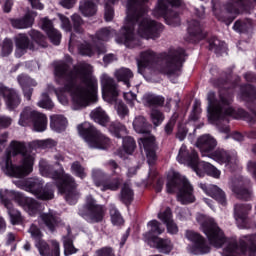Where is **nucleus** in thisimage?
<instances>
[{
    "mask_svg": "<svg viewBox=\"0 0 256 256\" xmlns=\"http://www.w3.org/2000/svg\"><path fill=\"white\" fill-rule=\"evenodd\" d=\"M210 49L212 51H215V53H223L225 52V49H227V46L225 45V42L219 41L216 37H213L210 41Z\"/></svg>",
    "mask_w": 256,
    "mask_h": 256,
    "instance_id": "obj_51",
    "label": "nucleus"
},
{
    "mask_svg": "<svg viewBox=\"0 0 256 256\" xmlns=\"http://www.w3.org/2000/svg\"><path fill=\"white\" fill-rule=\"evenodd\" d=\"M157 59V54L153 50H146L140 53V57L137 59L138 73L143 75V69L151 67Z\"/></svg>",
    "mask_w": 256,
    "mask_h": 256,
    "instance_id": "obj_25",
    "label": "nucleus"
},
{
    "mask_svg": "<svg viewBox=\"0 0 256 256\" xmlns=\"http://www.w3.org/2000/svg\"><path fill=\"white\" fill-rule=\"evenodd\" d=\"M33 123V130L37 133H43L47 129V116L45 114L37 113Z\"/></svg>",
    "mask_w": 256,
    "mask_h": 256,
    "instance_id": "obj_38",
    "label": "nucleus"
},
{
    "mask_svg": "<svg viewBox=\"0 0 256 256\" xmlns=\"http://www.w3.org/2000/svg\"><path fill=\"white\" fill-rule=\"evenodd\" d=\"M199 187L204 191V193H206V195H209V197H212V199H215L221 205H225V203H227L225 192H223V190L218 186L200 183Z\"/></svg>",
    "mask_w": 256,
    "mask_h": 256,
    "instance_id": "obj_24",
    "label": "nucleus"
},
{
    "mask_svg": "<svg viewBox=\"0 0 256 256\" xmlns=\"http://www.w3.org/2000/svg\"><path fill=\"white\" fill-rule=\"evenodd\" d=\"M72 22L74 31L76 33H83V28H81V25H83V19H81V16H79L78 14L72 15Z\"/></svg>",
    "mask_w": 256,
    "mask_h": 256,
    "instance_id": "obj_58",
    "label": "nucleus"
},
{
    "mask_svg": "<svg viewBox=\"0 0 256 256\" xmlns=\"http://www.w3.org/2000/svg\"><path fill=\"white\" fill-rule=\"evenodd\" d=\"M70 171L73 175H75V177H78L79 179H85V177H87L85 167H83L79 161H75L71 164Z\"/></svg>",
    "mask_w": 256,
    "mask_h": 256,
    "instance_id": "obj_46",
    "label": "nucleus"
},
{
    "mask_svg": "<svg viewBox=\"0 0 256 256\" xmlns=\"http://www.w3.org/2000/svg\"><path fill=\"white\" fill-rule=\"evenodd\" d=\"M172 217L173 215L171 214V209L169 208H166L164 212L158 213V219H160V221H163V223H165L168 233L175 235L178 233L179 228L177 227V224L173 222Z\"/></svg>",
    "mask_w": 256,
    "mask_h": 256,
    "instance_id": "obj_26",
    "label": "nucleus"
},
{
    "mask_svg": "<svg viewBox=\"0 0 256 256\" xmlns=\"http://www.w3.org/2000/svg\"><path fill=\"white\" fill-rule=\"evenodd\" d=\"M199 169H203L207 175L214 177V179H219V177H221V171H219V169L215 168V166L211 165L209 162H198L196 170H194L197 175H201L199 173Z\"/></svg>",
    "mask_w": 256,
    "mask_h": 256,
    "instance_id": "obj_34",
    "label": "nucleus"
},
{
    "mask_svg": "<svg viewBox=\"0 0 256 256\" xmlns=\"http://www.w3.org/2000/svg\"><path fill=\"white\" fill-rule=\"evenodd\" d=\"M36 197L41 201H51L55 197V192L51 189V185L46 184L45 187L42 186Z\"/></svg>",
    "mask_w": 256,
    "mask_h": 256,
    "instance_id": "obj_43",
    "label": "nucleus"
},
{
    "mask_svg": "<svg viewBox=\"0 0 256 256\" xmlns=\"http://www.w3.org/2000/svg\"><path fill=\"white\" fill-rule=\"evenodd\" d=\"M120 185H121V179L114 178L107 182H104V183L102 182L100 189L101 191H117Z\"/></svg>",
    "mask_w": 256,
    "mask_h": 256,
    "instance_id": "obj_47",
    "label": "nucleus"
},
{
    "mask_svg": "<svg viewBox=\"0 0 256 256\" xmlns=\"http://www.w3.org/2000/svg\"><path fill=\"white\" fill-rule=\"evenodd\" d=\"M60 21H61V28L66 31V33H69L71 31V22L69 21V18L66 16L59 14L58 15Z\"/></svg>",
    "mask_w": 256,
    "mask_h": 256,
    "instance_id": "obj_62",
    "label": "nucleus"
},
{
    "mask_svg": "<svg viewBox=\"0 0 256 256\" xmlns=\"http://www.w3.org/2000/svg\"><path fill=\"white\" fill-rule=\"evenodd\" d=\"M6 209L12 225H21V223H23V216H21V212L19 210L13 208V206Z\"/></svg>",
    "mask_w": 256,
    "mask_h": 256,
    "instance_id": "obj_49",
    "label": "nucleus"
},
{
    "mask_svg": "<svg viewBox=\"0 0 256 256\" xmlns=\"http://www.w3.org/2000/svg\"><path fill=\"white\" fill-rule=\"evenodd\" d=\"M85 213H80L88 223H100L105 217V208L97 204L93 196H88L85 204Z\"/></svg>",
    "mask_w": 256,
    "mask_h": 256,
    "instance_id": "obj_13",
    "label": "nucleus"
},
{
    "mask_svg": "<svg viewBox=\"0 0 256 256\" xmlns=\"http://www.w3.org/2000/svg\"><path fill=\"white\" fill-rule=\"evenodd\" d=\"M40 219L44 222L50 231H53L59 223V218H57V214H55V211L53 210L40 214Z\"/></svg>",
    "mask_w": 256,
    "mask_h": 256,
    "instance_id": "obj_35",
    "label": "nucleus"
},
{
    "mask_svg": "<svg viewBox=\"0 0 256 256\" xmlns=\"http://www.w3.org/2000/svg\"><path fill=\"white\" fill-rule=\"evenodd\" d=\"M181 0H159L157 7L153 11L154 17H164L168 25L176 27L181 23L179 14L170 7H179Z\"/></svg>",
    "mask_w": 256,
    "mask_h": 256,
    "instance_id": "obj_12",
    "label": "nucleus"
},
{
    "mask_svg": "<svg viewBox=\"0 0 256 256\" xmlns=\"http://www.w3.org/2000/svg\"><path fill=\"white\" fill-rule=\"evenodd\" d=\"M186 238L193 243V245L187 247L189 253H193V255H205V253L211 251V247H209L205 238L199 235V233L188 230L186 231Z\"/></svg>",
    "mask_w": 256,
    "mask_h": 256,
    "instance_id": "obj_15",
    "label": "nucleus"
},
{
    "mask_svg": "<svg viewBox=\"0 0 256 256\" xmlns=\"http://www.w3.org/2000/svg\"><path fill=\"white\" fill-rule=\"evenodd\" d=\"M42 29L47 33L53 45H59L61 43V33L53 28V23L50 20L45 18L42 21Z\"/></svg>",
    "mask_w": 256,
    "mask_h": 256,
    "instance_id": "obj_27",
    "label": "nucleus"
},
{
    "mask_svg": "<svg viewBox=\"0 0 256 256\" xmlns=\"http://www.w3.org/2000/svg\"><path fill=\"white\" fill-rule=\"evenodd\" d=\"M92 179L96 187H101L103 185V180L107 179V174L99 168L92 169Z\"/></svg>",
    "mask_w": 256,
    "mask_h": 256,
    "instance_id": "obj_50",
    "label": "nucleus"
},
{
    "mask_svg": "<svg viewBox=\"0 0 256 256\" xmlns=\"http://www.w3.org/2000/svg\"><path fill=\"white\" fill-rule=\"evenodd\" d=\"M188 33L191 37H196V39L200 40L205 37L203 35V30L201 29V24L197 20H192L188 24Z\"/></svg>",
    "mask_w": 256,
    "mask_h": 256,
    "instance_id": "obj_42",
    "label": "nucleus"
},
{
    "mask_svg": "<svg viewBox=\"0 0 256 256\" xmlns=\"http://www.w3.org/2000/svg\"><path fill=\"white\" fill-rule=\"evenodd\" d=\"M239 99H242V101H253V99H256V89L250 84L242 86Z\"/></svg>",
    "mask_w": 256,
    "mask_h": 256,
    "instance_id": "obj_40",
    "label": "nucleus"
},
{
    "mask_svg": "<svg viewBox=\"0 0 256 256\" xmlns=\"http://www.w3.org/2000/svg\"><path fill=\"white\" fill-rule=\"evenodd\" d=\"M116 111L121 119H125V117L129 115V108H127V106L123 102H119L116 105Z\"/></svg>",
    "mask_w": 256,
    "mask_h": 256,
    "instance_id": "obj_60",
    "label": "nucleus"
},
{
    "mask_svg": "<svg viewBox=\"0 0 256 256\" xmlns=\"http://www.w3.org/2000/svg\"><path fill=\"white\" fill-rule=\"evenodd\" d=\"M120 200L125 205H129L133 201V190L128 184H124L120 193Z\"/></svg>",
    "mask_w": 256,
    "mask_h": 256,
    "instance_id": "obj_45",
    "label": "nucleus"
},
{
    "mask_svg": "<svg viewBox=\"0 0 256 256\" xmlns=\"http://www.w3.org/2000/svg\"><path fill=\"white\" fill-rule=\"evenodd\" d=\"M177 161L178 163H187L194 169V171H197L199 156L194 150L188 151L187 146L182 145L178 152Z\"/></svg>",
    "mask_w": 256,
    "mask_h": 256,
    "instance_id": "obj_19",
    "label": "nucleus"
},
{
    "mask_svg": "<svg viewBox=\"0 0 256 256\" xmlns=\"http://www.w3.org/2000/svg\"><path fill=\"white\" fill-rule=\"evenodd\" d=\"M142 102L145 107H161L165 103V98L154 94L146 93L142 97Z\"/></svg>",
    "mask_w": 256,
    "mask_h": 256,
    "instance_id": "obj_36",
    "label": "nucleus"
},
{
    "mask_svg": "<svg viewBox=\"0 0 256 256\" xmlns=\"http://www.w3.org/2000/svg\"><path fill=\"white\" fill-rule=\"evenodd\" d=\"M28 233H30L32 239H35L36 242L41 241V238L43 237V234H41V230H39V228H37V226L35 225H31Z\"/></svg>",
    "mask_w": 256,
    "mask_h": 256,
    "instance_id": "obj_61",
    "label": "nucleus"
},
{
    "mask_svg": "<svg viewBox=\"0 0 256 256\" xmlns=\"http://www.w3.org/2000/svg\"><path fill=\"white\" fill-rule=\"evenodd\" d=\"M139 145L144 149L149 165H153L157 159L155 154V137L148 135L147 137L140 138Z\"/></svg>",
    "mask_w": 256,
    "mask_h": 256,
    "instance_id": "obj_21",
    "label": "nucleus"
},
{
    "mask_svg": "<svg viewBox=\"0 0 256 256\" xmlns=\"http://www.w3.org/2000/svg\"><path fill=\"white\" fill-rule=\"evenodd\" d=\"M71 232L68 230V234ZM63 244H64V254L66 256L73 255L74 253H77V249L75 246H73V239L71 236H64L63 238Z\"/></svg>",
    "mask_w": 256,
    "mask_h": 256,
    "instance_id": "obj_48",
    "label": "nucleus"
},
{
    "mask_svg": "<svg viewBox=\"0 0 256 256\" xmlns=\"http://www.w3.org/2000/svg\"><path fill=\"white\" fill-rule=\"evenodd\" d=\"M109 131L114 137H117V139H123L124 153L131 155L133 151H135V140L131 137H125V135H127V128L123 124L112 122Z\"/></svg>",
    "mask_w": 256,
    "mask_h": 256,
    "instance_id": "obj_14",
    "label": "nucleus"
},
{
    "mask_svg": "<svg viewBox=\"0 0 256 256\" xmlns=\"http://www.w3.org/2000/svg\"><path fill=\"white\" fill-rule=\"evenodd\" d=\"M251 209L250 204H236L234 206V217L240 229H247V215Z\"/></svg>",
    "mask_w": 256,
    "mask_h": 256,
    "instance_id": "obj_22",
    "label": "nucleus"
},
{
    "mask_svg": "<svg viewBox=\"0 0 256 256\" xmlns=\"http://www.w3.org/2000/svg\"><path fill=\"white\" fill-rule=\"evenodd\" d=\"M114 76L118 81L124 82L127 88L130 87L129 80L133 79V72L129 68H120L115 71Z\"/></svg>",
    "mask_w": 256,
    "mask_h": 256,
    "instance_id": "obj_39",
    "label": "nucleus"
},
{
    "mask_svg": "<svg viewBox=\"0 0 256 256\" xmlns=\"http://www.w3.org/2000/svg\"><path fill=\"white\" fill-rule=\"evenodd\" d=\"M55 76L56 79L65 81L63 89L55 90L61 105H69V98L65 92L71 95L74 111H79V109L87 107L91 101H95L99 84L97 78L93 76L92 65L80 63L69 71V66L65 62H60L55 67Z\"/></svg>",
    "mask_w": 256,
    "mask_h": 256,
    "instance_id": "obj_1",
    "label": "nucleus"
},
{
    "mask_svg": "<svg viewBox=\"0 0 256 256\" xmlns=\"http://www.w3.org/2000/svg\"><path fill=\"white\" fill-rule=\"evenodd\" d=\"M207 101L208 121L210 123H215V121H226L228 123L227 117H233L234 119L243 117L250 125L256 123V112L253 111L249 114L243 109H238V112L235 111V108H233V94L225 90H221L218 96L215 95V92H209Z\"/></svg>",
    "mask_w": 256,
    "mask_h": 256,
    "instance_id": "obj_3",
    "label": "nucleus"
},
{
    "mask_svg": "<svg viewBox=\"0 0 256 256\" xmlns=\"http://www.w3.org/2000/svg\"><path fill=\"white\" fill-rule=\"evenodd\" d=\"M80 53L81 55H86L88 57H91L94 51L90 44H84L80 47Z\"/></svg>",
    "mask_w": 256,
    "mask_h": 256,
    "instance_id": "obj_64",
    "label": "nucleus"
},
{
    "mask_svg": "<svg viewBox=\"0 0 256 256\" xmlns=\"http://www.w3.org/2000/svg\"><path fill=\"white\" fill-rule=\"evenodd\" d=\"M196 145L203 157H210L220 165H225L228 169H235V165L238 163L237 154H231L223 149L212 152L217 147V140L213 136L209 134L200 136Z\"/></svg>",
    "mask_w": 256,
    "mask_h": 256,
    "instance_id": "obj_6",
    "label": "nucleus"
},
{
    "mask_svg": "<svg viewBox=\"0 0 256 256\" xmlns=\"http://www.w3.org/2000/svg\"><path fill=\"white\" fill-rule=\"evenodd\" d=\"M78 133L90 149H107L111 145V141L89 122L78 125Z\"/></svg>",
    "mask_w": 256,
    "mask_h": 256,
    "instance_id": "obj_9",
    "label": "nucleus"
},
{
    "mask_svg": "<svg viewBox=\"0 0 256 256\" xmlns=\"http://www.w3.org/2000/svg\"><path fill=\"white\" fill-rule=\"evenodd\" d=\"M149 231L150 233H153L154 235H161L163 231H165V228L161 227V223L157 220H152L148 223Z\"/></svg>",
    "mask_w": 256,
    "mask_h": 256,
    "instance_id": "obj_57",
    "label": "nucleus"
},
{
    "mask_svg": "<svg viewBox=\"0 0 256 256\" xmlns=\"http://www.w3.org/2000/svg\"><path fill=\"white\" fill-rule=\"evenodd\" d=\"M166 191L167 193H177V200L182 203V205L194 203L195 201L193 186L185 176H181L177 172H174L173 175L168 178Z\"/></svg>",
    "mask_w": 256,
    "mask_h": 256,
    "instance_id": "obj_8",
    "label": "nucleus"
},
{
    "mask_svg": "<svg viewBox=\"0 0 256 256\" xmlns=\"http://www.w3.org/2000/svg\"><path fill=\"white\" fill-rule=\"evenodd\" d=\"M90 117L93 121H95V123L102 125V127H105V125L109 123V115H107V112H105V110H103L101 107H97L92 110Z\"/></svg>",
    "mask_w": 256,
    "mask_h": 256,
    "instance_id": "obj_33",
    "label": "nucleus"
},
{
    "mask_svg": "<svg viewBox=\"0 0 256 256\" xmlns=\"http://www.w3.org/2000/svg\"><path fill=\"white\" fill-rule=\"evenodd\" d=\"M35 17H37V13L28 12L23 18L12 20V27H15V29H27L33 25Z\"/></svg>",
    "mask_w": 256,
    "mask_h": 256,
    "instance_id": "obj_30",
    "label": "nucleus"
},
{
    "mask_svg": "<svg viewBox=\"0 0 256 256\" xmlns=\"http://www.w3.org/2000/svg\"><path fill=\"white\" fill-rule=\"evenodd\" d=\"M15 57H23L27 53V49L33 50L35 49L33 43L29 40V37L25 34H18L15 38Z\"/></svg>",
    "mask_w": 256,
    "mask_h": 256,
    "instance_id": "obj_23",
    "label": "nucleus"
},
{
    "mask_svg": "<svg viewBox=\"0 0 256 256\" xmlns=\"http://www.w3.org/2000/svg\"><path fill=\"white\" fill-rule=\"evenodd\" d=\"M13 53V40L5 38L0 44L1 57H9Z\"/></svg>",
    "mask_w": 256,
    "mask_h": 256,
    "instance_id": "obj_44",
    "label": "nucleus"
},
{
    "mask_svg": "<svg viewBox=\"0 0 256 256\" xmlns=\"http://www.w3.org/2000/svg\"><path fill=\"white\" fill-rule=\"evenodd\" d=\"M97 0H82L80 3V11L85 17H92L97 13Z\"/></svg>",
    "mask_w": 256,
    "mask_h": 256,
    "instance_id": "obj_37",
    "label": "nucleus"
},
{
    "mask_svg": "<svg viewBox=\"0 0 256 256\" xmlns=\"http://www.w3.org/2000/svg\"><path fill=\"white\" fill-rule=\"evenodd\" d=\"M40 173L42 177H49L53 181H57L59 193H64L67 203L75 205L79 199V192H77V183L75 178L70 174L65 173L63 168L59 171L53 170V166L49 165L45 160H40L39 163Z\"/></svg>",
    "mask_w": 256,
    "mask_h": 256,
    "instance_id": "obj_5",
    "label": "nucleus"
},
{
    "mask_svg": "<svg viewBox=\"0 0 256 256\" xmlns=\"http://www.w3.org/2000/svg\"><path fill=\"white\" fill-rule=\"evenodd\" d=\"M11 199L15 200L19 207H22V209H24V211H26L28 215H37V213L41 211V203H39L34 198L27 197L20 192H16L13 190H0V200L2 205H4L6 209H11V207L13 206Z\"/></svg>",
    "mask_w": 256,
    "mask_h": 256,
    "instance_id": "obj_7",
    "label": "nucleus"
},
{
    "mask_svg": "<svg viewBox=\"0 0 256 256\" xmlns=\"http://www.w3.org/2000/svg\"><path fill=\"white\" fill-rule=\"evenodd\" d=\"M101 85L102 97L104 101H107L108 103H113V101H117L119 90L117 89V84L115 83V80H113V78H111L107 74H102Z\"/></svg>",
    "mask_w": 256,
    "mask_h": 256,
    "instance_id": "obj_17",
    "label": "nucleus"
},
{
    "mask_svg": "<svg viewBox=\"0 0 256 256\" xmlns=\"http://www.w3.org/2000/svg\"><path fill=\"white\" fill-rule=\"evenodd\" d=\"M67 118L63 115H53L50 117V127L52 131L61 133L67 129Z\"/></svg>",
    "mask_w": 256,
    "mask_h": 256,
    "instance_id": "obj_31",
    "label": "nucleus"
},
{
    "mask_svg": "<svg viewBox=\"0 0 256 256\" xmlns=\"http://www.w3.org/2000/svg\"><path fill=\"white\" fill-rule=\"evenodd\" d=\"M149 0H128L126 4V19L115 41L128 49L140 47L142 39H159L163 25L150 17H145ZM136 33V34H135ZM138 35V37H137Z\"/></svg>",
    "mask_w": 256,
    "mask_h": 256,
    "instance_id": "obj_2",
    "label": "nucleus"
},
{
    "mask_svg": "<svg viewBox=\"0 0 256 256\" xmlns=\"http://www.w3.org/2000/svg\"><path fill=\"white\" fill-rule=\"evenodd\" d=\"M252 24L251 20H238L235 22L233 29L234 31H237V33H245V31H249L251 29Z\"/></svg>",
    "mask_w": 256,
    "mask_h": 256,
    "instance_id": "obj_52",
    "label": "nucleus"
},
{
    "mask_svg": "<svg viewBox=\"0 0 256 256\" xmlns=\"http://www.w3.org/2000/svg\"><path fill=\"white\" fill-rule=\"evenodd\" d=\"M10 147V153L6 154L0 163L3 173L16 179H23L33 173L35 154L27 150L23 142L13 141Z\"/></svg>",
    "mask_w": 256,
    "mask_h": 256,
    "instance_id": "obj_4",
    "label": "nucleus"
},
{
    "mask_svg": "<svg viewBox=\"0 0 256 256\" xmlns=\"http://www.w3.org/2000/svg\"><path fill=\"white\" fill-rule=\"evenodd\" d=\"M196 221L201 226V230L208 237L211 245L216 248L222 247L223 243H225V236L217 224H215V220L211 217H207L203 214H197Z\"/></svg>",
    "mask_w": 256,
    "mask_h": 256,
    "instance_id": "obj_10",
    "label": "nucleus"
},
{
    "mask_svg": "<svg viewBox=\"0 0 256 256\" xmlns=\"http://www.w3.org/2000/svg\"><path fill=\"white\" fill-rule=\"evenodd\" d=\"M43 185H45V182L41 178H29L23 188L28 192L32 193V195H36L43 189Z\"/></svg>",
    "mask_w": 256,
    "mask_h": 256,
    "instance_id": "obj_29",
    "label": "nucleus"
},
{
    "mask_svg": "<svg viewBox=\"0 0 256 256\" xmlns=\"http://www.w3.org/2000/svg\"><path fill=\"white\" fill-rule=\"evenodd\" d=\"M110 217L113 225H123V217L113 204L110 205Z\"/></svg>",
    "mask_w": 256,
    "mask_h": 256,
    "instance_id": "obj_53",
    "label": "nucleus"
},
{
    "mask_svg": "<svg viewBox=\"0 0 256 256\" xmlns=\"http://www.w3.org/2000/svg\"><path fill=\"white\" fill-rule=\"evenodd\" d=\"M37 113L38 112L31 107L24 108L20 113L18 124L21 125V127H27L28 125H31L37 116Z\"/></svg>",
    "mask_w": 256,
    "mask_h": 256,
    "instance_id": "obj_32",
    "label": "nucleus"
},
{
    "mask_svg": "<svg viewBox=\"0 0 256 256\" xmlns=\"http://www.w3.org/2000/svg\"><path fill=\"white\" fill-rule=\"evenodd\" d=\"M3 97L7 109H9L10 111H13V109H17V106L21 105V96H19V93L0 84V101Z\"/></svg>",
    "mask_w": 256,
    "mask_h": 256,
    "instance_id": "obj_18",
    "label": "nucleus"
},
{
    "mask_svg": "<svg viewBox=\"0 0 256 256\" xmlns=\"http://www.w3.org/2000/svg\"><path fill=\"white\" fill-rule=\"evenodd\" d=\"M18 82L21 87H28V85H37V82H35V80L29 78V76L25 74L18 76Z\"/></svg>",
    "mask_w": 256,
    "mask_h": 256,
    "instance_id": "obj_59",
    "label": "nucleus"
},
{
    "mask_svg": "<svg viewBox=\"0 0 256 256\" xmlns=\"http://www.w3.org/2000/svg\"><path fill=\"white\" fill-rule=\"evenodd\" d=\"M150 119L155 127H159V125L163 123V119H165V117L161 111L152 109L150 112Z\"/></svg>",
    "mask_w": 256,
    "mask_h": 256,
    "instance_id": "obj_56",
    "label": "nucleus"
},
{
    "mask_svg": "<svg viewBox=\"0 0 256 256\" xmlns=\"http://www.w3.org/2000/svg\"><path fill=\"white\" fill-rule=\"evenodd\" d=\"M95 256H115L113 249L104 247L96 251Z\"/></svg>",
    "mask_w": 256,
    "mask_h": 256,
    "instance_id": "obj_63",
    "label": "nucleus"
},
{
    "mask_svg": "<svg viewBox=\"0 0 256 256\" xmlns=\"http://www.w3.org/2000/svg\"><path fill=\"white\" fill-rule=\"evenodd\" d=\"M151 247H156L161 253H171L173 249V243L169 239H161L159 237H152L149 240Z\"/></svg>",
    "mask_w": 256,
    "mask_h": 256,
    "instance_id": "obj_28",
    "label": "nucleus"
},
{
    "mask_svg": "<svg viewBox=\"0 0 256 256\" xmlns=\"http://www.w3.org/2000/svg\"><path fill=\"white\" fill-rule=\"evenodd\" d=\"M37 105L42 109H53V107H55V104H53V101H51V98H49V94L47 93H42L40 101L37 103Z\"/></svg>",
    "mask_w": 256,
    "mask_h": 256,
    "instance_id": "obj_54",
    "label": "nucleus"
},
{
    "mask_svg": "<svg viewBox=\"0 0 256 256\" xmlns=\"http://www.w3.org/2000/svg\"><path fill=\"white\" fill-rule=\"evenodd\" d=\"M35 245L41 256H61V247L59 246V242L55 240L50 241L51 247L41 239L36 241Z\"/></svg>",
    "mask_w": 256,
    "mask_h": 256,
    "instance_id": "obj_20",
    "label": "nucleus"
},
{
    "mask_svg": "<svg viewBox=\"0 0 256 256\" xmlns=\"http://www.w3.org/2000/svg\"><path fill=\"white\" fill-rule=\"evenodd\" d=\"M113 35H115V30L103 28L102 30L96 33V39L97 41H109V39H111Z\"/></svg>",
    "mask_w": 256,
    "mask_h": 256,
    "instance_id": "obj_55",
    "label": "nucleus"
},
{
    "mask_svg": "<svg viewBox=\"0 0 256 256\" xmlns=\"http://www.w3.org/2000/svg\"><path fill=\"white\" fill-rule=\"evenodd\" d=\"M249 185H251V181H249V179L238 177L232 179L230 189L239 199H245L247 201L251 199V196L253 195Z\"/></svg>",
    "mask_w": 256,
    "mask_h": 256,
    "instance_id": "obj_16",
    "label": "nucleus"
},
{
    "mask_svg": "<svg viewBox=\"0 0 256 256\" xmlns=\"http://www.w3.org/2000/svg\"><path fill=\"white\" fill-rule=\"evenodd\" d=\"M133 127L136 133H149V123L147 122V119H145V117L143 116H138L134 119Z\"/></svg>",
    "mask_w": 256,
    "mask_h": 256,
    "instance_id": "obj_41",
    "label": "nucleus"
},
{
    "mask_svg": "<svg viewBox=\"0 0 256 256\" xmlns=\"http://www.w3.org/2000/svg\"><path fill=\"white\" fill-rule=\"evenodd\" d=\"M185 62V50L170 51L158 66V71L164 75H179L181 66Z\"/></svg>",
    "mask_w": 256,
    "mask_h": 256,
    "instance_id": "obj_11",
    "label": "nucleus"
}]
</instances>
